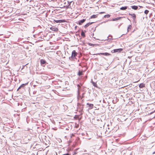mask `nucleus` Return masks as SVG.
I'll return each instance as SVG.
<instances>
[{
    "label": "nucleus",
    "instance_id": "obj_9",
    "mask_svg": "<svg viewBox=\"0 0 155 155\" xmlns=\"http://www.w3.org/2000/svg\"><path fill=\"white\" fill-rule=\"evenodd\" d=\"M121 18H122L121 17H118L116 18H113L112 20L113 21H117L118 20H120Z\"/></svg>",
    "mask_w": 155,
    "mask_h": 155
},
{
    "label": "nucleus",
    "instance_id": "obj_20",
    "mask_svg": "<svg viewBox=\"0 0 155 155\" xmlns=\"http://www.w3.org/2000/svg\"><path fill=\"white\" fill-rule=\"evenodd\" d=\"M92 84L95 87H97V85L96 83L92 81Z\"/></svg>",
    "mask_w": 155,
    "mask_h": 155
},
{
    "label": "nucleus",
    "instance_id": "obj_7",
    "mask_svg": "<svg viewBox=\"0 0 155 155\" xmlns=\"http://www.w3.org/2000/svg\"><path fill=\"white\" fill-rule=\"evenodd\" d=\"M98 54L99 55L101 54V55H106V56H108V55H110V54H109V53H99Z\"/></svg>",
    "mask_w": 155,
    "mask_h": 155
},
{
    "label": "nucleus",
    "instance_id": "obj_12",
    "mask_svg": "<svg viewBox=\"0 0 155 155\" xmlns=\"http://www.w3.org/2000/svg\"><path fill=\"white\" fill-rule=\"evenodd\" d=\"M83 71H79L78 73V75L79 76H81V75H82L83 74Z\"/></svg>",
    "mask_w": 155,
    "mask_h": 155
},
{
    "label": "nucleus",
    "instance_id": "obj_22",
    "mask_svg": "<svg viewBox=\"0 0 155 155\" xmlns=\"http://www.w3.org/2000/svg\"><path fill=\"white\" fill-rule=\"evenodd\" d=\"M149 11H148V10H145L144 11V13H145V14H148V13H149Z\"/></svg>",
    "mask_w": 155,
    "mask_h": 155
},
{
    "label": "nucleus",
    "instance_id": "obj_27",
    "mask_svg": "<svg viewBox=\"0 0 155 155\" xmlns=\"http://www.w3.org/2000/svg\"><path fill=\"white\" fill-rule=\"evenodd\" d=\"M155 153V151L153 153V154H154Z\"/></svg>",
    "mask_w": 155,
    "mask_h": 155
},
{
    "label": "nucleus",
    "instance_id": "obj_2",
    "mask_svg": "<svg viewBox=\"0 0 155 155\" xmlns=\"http://www.w3.org/2000/svg\"><path fill=\"white\" fill-rule=\"evenodd\" d=\"M123 49L122 48H119L114 49L113 50V53L120 52L123 51Z\"/></svg>",
    "mask_w": 155,
    "mask_h": 155
},
{
    "label": "nucleus",
    "instance_id": "obj_26",
    "mask_svg": "<svg viewBox=\"0 0 155 155\" xmlns=\"http://www.w3.org/2000/svg\"><path fill=\"white\" fill-rule=\"evenodd\" d=\"M154 112H155V110H154V111L152 113H151V114H152Z\"/></svg>",
    "mask_w": 155,
    "mask_h": 155
},
{
    "label": "nucleus",
    "instance_id": "obj_14",
    "mask_svg": "<svg viewBox=\"0 0 155 155\" xmlns=\"http://www.w3.org/2000/svg\"><path fill=\"white\" fill-rule=\"evenodd\" d=\"M97 15H92L91 17L90 18L91 19L94 18H97Z\"/></svg>",
    "mask_w": 155,
    "mask_h": 155
},
{
    "label": "nucleus",
    "instance_id": "obj_24",
    "mask_svg": "<svg viewBox=\"0 0 155 155\" xmlns=\"http://www.w3.org/2000/svg\"><path fill=\"white\" fill-rule=\"evenodd\" d=\"M105 13V12H101L100 13V14H102V13Z\"/></svg>",
    "mask_w": 155,
    "mask_h": 155
},
{
    "label": "nucleus",
    "instance_id": "obj_3",
    "mask_svg": "<svg viewBox=\"0 0 155 155\" xmlns=\"http://www.w3.org/2000/svg\"><path fill=\"white\" fill-rule=\"evenodd\" d=\"M54 21L56 23H61V22H64L66 21L64 20H54Z\"/></svg>",
    "mask_w": 155,
    "mask_h": 155
},
{
    "label": "nucleus",
    "instance_id": "obj_16",
    "mask_svg": "<svg viewBox=\"0 0 155 155\" xmlns=\"http://www.w3.org/2000/svg\"><path fill=\"white\" fill-rule=\"evenodd\" d=\"M127 8V6L122 7L120 8V9L121 10H126Z\"/></svg>",
    "mask_w": 155,
    "mask_h": 155
},
{
    "label": "nucleus",
    "instance_id": "obj_28",
    "mask_svg": "<svg viewBox=\"0 0 155 155\" xmlns=\"http://www.w3.org/2000/svg\"><path fill=\"white\" fill-rule=\"evenodd\" d=\"M140 8H143V7L142 6H140Z\"/></svg>",
    "mask_w": 155,
    "mask_h": 155
},
{
    "label": "nucleus",
    "instance_id": "obj_13",
    "mask_svg": "<svg viewBox=\"0 0 155 155\" xmlns=\"http://www.w3.org/2000/svg\"><path fill=\"white\" fill-rule=\"evenodd\" d=\"M131 7L132 9L136 10L138 9V7L137 6L134 5L131 6Z\"/></svg>",
    "mask_w": 155,
    "mask_h": 155
},
{
    "label": "nucleus",
    "instance_id": "obj_18",
    "mask_svg": "<svg viewBox=\"0 0 155 155\" xmlns=\"http://www.w3.org/2000/svg\"><path fill=\"white\" fill-rule=\"evenodd\" d=\"M28 83H26L25 84H22L20 86V87H24L25 85H26L28 84Z\"/></svg>",
    "mask_w": 155,
    "mask_h": 155
},
{
    "label": "nucleus",
    "instance_id": "obj_5",
    "mask_svg": "<svg viewBox=\"0 0 155 155\" xmlns=\"http://www.w3.org/2000/svg\"><path fill=\"white\" fill-rule=\"evenodd\" d=\"M87 104L88 105L89 107V109H91L93 108L94 105L93 104L87 103Z\"/></svg>",
    "mask_w": 155,
    "mask_h": 155
},
{
    "label": "nucleus",
    "instance_id": "obj_30",
    "mask_svg": "<svg viewBox=\"0 0 155 155\" xmlns=\"http://www.w3.org/2000/svg\"><path fill=\"white\" fill-rule=\"evenodd\" d=\"M90 44H90V43L89 44V45H90Z\"/></svg>",
    "mask_w": 155,
    "mask_h": 155
},
{
    "label": "nucleus",
    "instance_id": "obj_11",
    "mask_svg": "<svg viewBox=\"0 0 155 155\" xmlns=\"http://www.w3.org/2000/svg\"><path fill=\"white\" fill-rule=\"evenodd\" d=\"M145 87V84L143 83L140 84L139 85V87L140 88H142Z\"/></svg>",
    "mask_w": 155,
    "mask_h": 155
},
{
    "label": "nucleus",
    "instance_id": "obj_19",
    "mask_svg": "<svg viewBox=\"0 0 155 155\" xmlns=\"http://www.w3.org/2000/svg\"><path fill=\"white\" fill-rule=\"evenodd\" d=\"M81 34L82 36L84 37L85 36V33L83 31H81Z\"/></svg>",
    "mask_w": 155,
    "mask_h": 155
},
{
    "label": "nucleus",
    "instance_id": "obj_29",
    "mask_svg": "<svg viewBox=\"0 0 155 155\" xmlns=\"http://www.w3.org/2000/svg\"><path fill=\"white\" fill-rule=\"evenodd\" d=\"M69 155L68 154H66V155Z\"/></svg>",
    "mask_w": 155,
    "mask_h": 155
},
{
    "label": "nucleus",
    "instance_id": "obj_21",
    "mask_svg": "<svg viewBox=\"0 0 155 155\" xmlns=\"http://www.w3.org/2000/svg\"><path fill=\"white\" fill-rule=\"evenodd\" d=\"M110 17V15H105L104 16V17L105 18H109Z\"/></svg>",
    "mask_w": 155,
    "mask_h": 155
},
{
    "label": "nucleus",
    "instance_id": "obj_4",
    "mask_svg": "<svg viewBox=\"0 0 155 155\" xmlns=\"http://www.w3.org/2000/svg\"><path fill=\"white\" fill-rule=\"evenodd\" d=\"M50 29L52 31H58V28L55 27H51L50 28Z\"/></svg>",
    "mask_w": 155,
    "mask_h": 155
},
{
    "label": "nucleus",
    "instance_id": "obj_10",
    "mask_svg": "<svg viewBox=\"0 0 155 155\" xmlns=\"http://www.w3.org/2000/svg\"><path fill=\"white\" fill-rule=\"evenodd\" d=\"M93 22H89L87 23L86 25H85L84 27V28H86L89 25H90L92 24V23H93Z\"/></svg>",
    "mask_w": 155,
    "mask_h": 155
},
{
    "label": "nucleus",
    "instance_id": "obj_17",
    "mask_svg": "<svg viewBox=\"0 0 155 155\" xmlns=\"http://www.w3.org/2000/svg\"><path fill=\"white\" fill-rule=\"evenodd\" d=\"M41 63L42 64H44L46 63V61L44 60L41 59L40 61Z\"/></svg>",
    "mask_w": 155,
    "mask_h": 155
},
{
    "label": "nucleus",
    "instance_id": "obj_25",
    "mask_svg": "<svg viewBox=\"0 0 155 155\" xmlns=\"http://www.w3.org/2000/svg\"><path fill=\"white\" fill-rule=\"evenodd\" d=\"M21 87H20H20H18V90H18H18L19 89H20L21 88Z\"/></svg>",
    "mask_w": 155,
    "mask_h": 155
},
{
    "label": "nucleus",
    "instance_id": "obj_8",
    "mask_svg": "<svg viewBox=\"0 0 155 155\" xmlns=\"http://www.w3.org/2000/svg\"><path fill=\"white\" fill-rule=\"evenodd\" d=\"M85 21V19H84L80 21H79V25H82V24Z\"/></svg>",
    "mask_w": 155,
    "mask_h": 155
},
{
    "label": "nucleus",
    "instance_id": "obj_15",
    "mask_svg": "<svg viewBox=\"0 0 155 155\" xmlns=\"http://www.w3.org/2000/svg\"><path fill=\"white\" fill-rule=\"evenodd\" d=\"M132 28V26L131 25H130L128 26L127 28V32L130 31Z\"/></svg>",
    "mask_w": 155,
    "mask_h": 155
},
{
    "label": "nucleus",
    "instance_id": "obj_1",
    "mask_svg": "<svg viewBox=\"0 0 155 155\" xmlns=\"http://www.w3.org/2000/svg\"><path fill=\"white\" fill-rule=\"evenodd\" d=\"M78 53L75 50H73L72 52L71 57H69V59L71 60H73L76 58V57L77 56Z\"/></svg>",
    "mask_w": 155,
    "mask_h": 155
},
{
    "label": "nucleus",
    "instance_id": "obj_23",
    "mask_svg": "<svg viewBox=\"0 0 155 155\" xmlns=\"http://www.w3.org/2000/svg\"><path fill=\"white\" fill-rule=\"evenodd\" d=\"M74 118L76 119H78L79 117L78 115H75L74 117Z\"/></svg>",
    "mask_w": 155,
    "mask_h": 155
},
{
    "label": "nucleus",
    "instance_id": "obj_6",
    "mask_svg": "<svg viewBox=\"0 0 155 155\" xmlns=\"http://www.w3.org/2000/svg\"><path fill=\"white\" fill-rule=\"evenodd\" d=\"M129 15H130L132 16V17L134 19H135L136 18V15L135 14H131L130 13H129Z\"/></svg>",
    "mask_w": 155,
    "mask_h": 155
}]
</instances>
